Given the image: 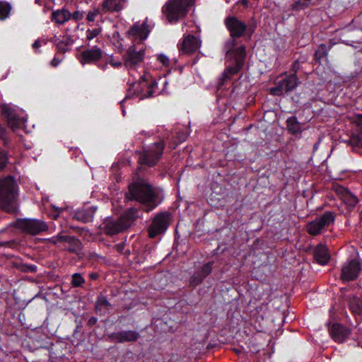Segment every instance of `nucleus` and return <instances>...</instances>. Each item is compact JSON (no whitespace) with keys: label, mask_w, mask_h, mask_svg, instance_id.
Returning a JSON list of instances; mask_svg holds the SVG:
<instances>
[{"label":"nucleus","mask_w":362,"mask_h":362,"mask_svg":"<svg viewBox=\"0 0 362 362\" xmlns=\"http://www.w3.org/2000/svg\"><path fill=\"white\" fill-rule=\"evenodd\" d=\"M239 3L243 5L244 6L247 7L248 6V1L247 0H239Z\"/></svg>","instance_id":"49"},{"label":"nucleus","mask_w":362,"mask_h":362,"mask_svg":"<svg viewBox=\"0 0 362 362\" xmlns=\"http://www.w3.org/2000/svg\"><path fill=\"white\" fill-rule=\"evenodd\" d=\"M157 193L155 188L144 179L136 178L128 187L126 198L130 201H136L142 204L150 206L148 211L156 206Z\"/></svg>","instance_id":"1"},{"label":"nucleus","mask_w":362,"mask_h":362,"mask_svg":"<svg viewBox=\"0 0 362 362\" xmlns=\"http://www.w3.org/2000/svg\"><path fill=\"white\" fill-rule=\"evenodd\" d=\"M100 13H102L101 7L100 8H95L88 11L86 17L87 21L89 22H93L95 19V17Z\"/></svg>","instance_id":"36"},{"label":"nucleus","mask_w":362,"mask_h":362,"mask_svg":"<svg viewBox=\"0 0 362 362\" xmlns=\"http://www.w3.org/2000/svg\"><path fill=\"white\" fill-rule=\"evenodd\" d=\"M103 55V50L97 47L85 49L81 54V63L83 64H95L102 59Z\"/></svg>","instance_id":"18"},{"label":"nucleus","mask_w":362,"mask_h":362,"mask_svg":"<svg viewBox=\"0 0 362 362\" xmlns=\"http://www.w3.org/2000/svg\"><path fill=\"white\" fill-rule=\"evenodd\" d=\"M100 32V29L99 28H94V29H88L86 31V38L88 40H91L94 37H97Z\"/></svg>","instance_id":"38"},{"label":"nucleus","mask_w":362,"mask_h":362,"mask_svg":"<svg viewBox=\"0 0 362 362\" xmlns=\"http://www.w3.org/2000/svg\"><path fill=\"white\" fill-rule=\"evenodd\" d=\"M7 156L4 151L0 152V171H1L6 165L7 163Z\"/></svg>","instance_id":"40"},{"label":"nucleus","mask_w":362,"mask_h":362,"mask_svg":"<svg viewBox=\"0 0 362 362\" xmlns=\"http://www.w3.org/2000/svg\"><path fill=\"white\" fill-rule=\"evenodd\" d=\"M336 218V213L327 211L318 215L306 225L307 232L313 236L318 235L332 226Z\"/></svg>","instance_id":"6"},{"label":"nucleus","mask_w":362,"mask_h":362,"mask_svg":"<svg viewBox=\"0 0 362 362\" xmlns=\"http://www.w3.org/2000/svg\"><path fill=\"white\" fill-rule=\"evenodd\" d=\"M16 226L24 233L33 235L48 230V226L45 221L35 218L18 219Z\"/></svg>","instance_id":"9"},{"label":"nucleus","mask_w":362,"mask_h":362,"mask_svg":"<svg viewBox=\"0 0 362 362\" xmlns=\"http://www.w3.org/2000/svg\"><path fill=\"white\" fill-rule=\"evenodd\" d=\"M2 115L6 119L8 124L12 128H18L20 125V118L13 107L9 105H3L1 107Z\"/></svg>","instance_id":"20"},{"label":"nucleus","mask_w":362,"mask_h":362,"mask_svg":"<svg viewBox=\"0 0 362 362\" xmlns=\"http://www.w3.org/2000/svg\"><path fill=\"white\" fill-rule=\"evenodd\" d=\"M224 23L228 31L230 32V40L227 42L236 40V38L240 37L244 35L246 30L247 25L245 22L239 20L237 17L229 16L225 18ZM237 41H235V44Z\"/></svg>","instance_id":"11"},{"label":"nucleus","mask_w":362,"mask_h":362,"mask_svg":"<svg viewBox=\"0 0 362 362\" xmlns=\"http://www.w3.org/2000/svg\"><path fill=\"white\" fill-rule=\"evenodd\" d=\"M71 17V13L66 9L57 10L52 12V21L57 24H64Z\"/></svg>","instance_id":"29"},{"label":"nucleus","mask_w":362,"mask_h":362,"mask_svg":"<svg viewBox=\"0 0 362 362\" xmlns=\"http://www.w3.org/2000/svg\"><path fill=\"white\" fill-rule=\"evenodd\" d=\"M18 185L11 176L0 179V209L11 213L16 210Z\"/></svg>","instance_id":"4"},{"label":"nucleus","mask_w":362,"mask_h":362,"mask_svg":"<svg viewBox=\"0 0 362 362\" xmlns=\"http://www.w3.org/2000/svg\"><path fill=\"white\" fill-rule=\"evenodd\" d=\"M126 0H104L101 4L103 13L119 11L123 8Z\"/></svg>","instance_id":"22"},{"label":"nucleus","mask_w":362,"mask_h":362,"mask_svg":"<svg viewBox=\"0 0 362 362\" xmlns=\"http://www.w3.org/2000/svg\"><path fill=\"white\" fill-rule=\"evenodd\" d=\"M52 42L56 45L59 52L65 53L69 50V46L74 43V40L70 36H64L62 39L55 36Z\"/></svg>","instance_id":"27"},{"label":"nucleus","mask_w":362,"mask_h":362,"mask_svg":"<svg viewBox=\"0 0 362 362\" xmlns=\"http://www.w3.org/2000/svg\"><path fill=\"white\" fill-rule=\"evenodd\" d=\"M203 279L196 272L190 279L189 284L192 286H197L203 281Z\"/></svg>","instance_id":"37"},{"label":"nucleus","mask_w":362,"mask_h":362,"mask_svg":"<svg viewBox=\"0 0 362 362\" xmlns=\"http://www.w3.org/2000/svg\"><path fill=\"white\" fill-rule=\"evenodd\" d=\"M165 148L163 139L153 143L147 149L139 153L138 162L148 167L154 166L161 158Z\"/></svg>","instance_id":"7"},{"label":"nucleus","mask_w":362,"mask_h":362,"mask_svg":"<svg viewBox=\"0 0 362 362\" xmlns=\"http://www.w3.org/2000/svg\"><path fill=\"white\" fill-rule=\"evenodd\" d=\"M158 61L161 63L163 66L168 67L170 64V61L168 57L163 54H158L157 56Z\"/></svg>","instance_id":"39"},{"label":"nucleus","mask_w":362,"mask_h":362,"mask_svg":"<svg viewBox=\"0 0 362 362\" xmlns=\"http://www.w3.org/2000/svg\"><path fill=\"white\" fill-rule=\"evenodd\" d=\"M192 6L187 0H168L161 11L169 23H175L187 16Z\"/></svg>","instance_id":"5"},{"label":"nucleus","mask_w":362,"mask_h":362,"mask_svg":"<svg viewBox=\"0 0 362 362\" xmlns=\"http://www.w3.org/2000/svg\"><path fill=\"white\" fill-rule=\"evenodd\" d=\"M111 308V303L105 296L100 294L98 296L95 304V309L98 314L105 315L109 313Z\"/></svg>","instance_id":"24"},{"label":"nucleus","mask_w":362,"mask_h":362,"mask_svg":"<svg viewBox=\"0 0 362 362\" xmlns=\"http://www.w3.org/2000/svg\"><path fill=\"white\" fill-rule=\"evenodd\" d=\"M49 241L54 244H57L59 242L67 243L69 245L67 250L71 252L77 253L81 250V242L74 236L59 235L51 238Z\"/></svg>","instance_id":"19"},{"label":"nucleus","mask_w":362,"mask_h":362,"mask_svg":"<svg viewBox=\"0 0 362 362\" xmlns=\"http://www.w3.org/2000/svg\"><path fill=\"white\" fill-rule=\"evenodd\" d=\"M355 125L356 134H352L349 140L346 142L354 147H359L362 144V122H358Z\"/></svg>","instance_id":"25"},{"label":"nucleus","mask_w":362,"mask_h":362,"mask_svg":"<svg viewBox=\"0 0 362 362\" xmlns=\"http://www.w3.org/2000/svg\"><path fill=\"white\" fill-rule=\"evenodd\" d=\"M300 69V63L298 61L294 62L292 64L291 70L293 72V74H296V72Z\"/></svg>","instance_id":"44"},{"label":"nucleus","mask_w":362,"mask_h":362,"mask_svg":"<svg viewBox=\"0 0 362 362\" xmlns=\"http://www.w3.org/2000/svg\"><path fill=\"white\" fill-rule=\"evenodd\" d=\"M106 66H107V64H105V65L102 66L100 68L104 70L106 69Z\"/></svg>","instance_id":"54"},{"label":"nucleus","mask_w":362,"mask_h":362,"mask_svg":"<svg viewBox=\"0 0 362 362\" xmlns=\"http://www.w3.org/2000/svg\"><path fill=\"white\" fill-rule=\"evenodd\" d=\"M349 309L355 315L356 320L358 317L362 319V298L354 296L350 298L349 302Z\"/></svg>","instance_id":"26"},{"label":"nucleus","mask_w":362,"mask_h":362,"mask_svg":"<svg viewBox=\"0 0 362 362\" xmlns=\"http://www.w3.org/2000/svg\"><path fill=\"white\" fill-rule=\"evenodd\" d=\"M41 46V42L39 40H37L34 42V43L33 44V49H38Z\"/></svg>","instance_id":"47"},{"label":"nucleus","mask_w":362,"mask_h":362,"mask_svg":"<svg viewBox=\"0 0 362 362\" xmlns=\"http://www.w3.org/2000/svg\"><path fill=\"white\" fill-rule=\"evenodd\" d=\"M307 6V5L302 2L301 1H297L292 5L293 10H300L303 9Z\"/></svg>","instance_id":"42"},{"label":"nucleus","mask_w":362,"mask_h":362,"mask_svg":"<svg viewBox=\"0 0 362 362\" xmlns=\"http://www.w3.org/2000/svg\"><path fill=\"white\" fill-rule=\"evenodd\" d=\"M201 46L199 39L192 35L183 37L181 44L178 45L180 52L185 54H190L196 52Z\"/></svg>","instance_id":"16"},{"label":"nucleus","mask_w":362,"mask_h":362,"mask_svg":"<svg viewBox=\"0 0 362 362\" xmlns=\"http://www.w3.org/2000/svg\"><path fill=\"white\" fill-rule=\"evenodd\" d=\"M109 63L114 68H119L122 66V62L119 61H116L113 57H110L106 64Z\"/></svg>","instance_id":"41"},{"label":"nucleus","mask_w":362,"mask_h":362,"mask_svg":"<svg viewBox=\"0 0 362 362\" xmlns=\"http://www.w3.org/2000/svg\"><path fill=\"white\" fill-rule=\"evenodd\" d=\"M235 46V40L226 43V57L230 59V64L226 68L219 78L221 86L224 83V81L230 79L232 76L237 74L244 66L246 57L245 47L241 45L234 48Z\"/></svg>","instance_id":"2"},{"label":"nucleus","mask_w":362,"mask_h":362,"mask_svg":"<svg viewBox=\"0 0 362 362\" xmlns=\"http://www.w3.org/2000/svg\"><path fill=\"white\" fill-rule=\"evenodd\" d=\"M11 7L5 1H0V20H5L10 14Z\"/></svg>","instance_id":"33"},{"label":"nucleus","mask_w":362,"mask_h":362,"mask_svg":"<svg viewBox=\"0 0 362 362\" xmlns=\"http://www.w3.org/2000/svg\"><path fill=\"white\" fill-rule=\"evenodd\" d=\"M90 276L93 279H95L97 277V275L95 274H90Z\"/></svg>","instance_id":"52"},{"label":"nucleus","mask_w":362,"mask_h":362,"mask_svg":"<svg viewBox=\"0 0 362 362\" xmlns=\"http://www.w3.org/2000/svg\"><path fill=\"white\" fill-rule=\"evenodd\" d=\"M298 84L297 75L291 74L289 76L279 80L275 87L270 89V93L274 95H281L284 93H288L294 90Z\"/></svg>","instance_id":"12"},{"label":"nucleus","mask_w":362,"mask_h":362,"mask_svg":"<svg viewBox=\"0 0 362 362\" xmlns=\"http://www.w3.org/2000/svg\"><path fill=\"white\" fill-rule=\"evenodd\" d=\"M85 282L84 279L80 274L75 273L72 275L71 284L74 287L81 286Z\"/></svg>","instance_id":"35"},{"label":"nucleus","mask_w":362,"mask_h":362,"mask_svg":"<svg viewBox=\"0 0 362 362\" xmlns=\"http://www.w3.org/2000/svg\"><path fill=\"white\" fill-rule=\"evenodd\" d=\"M139 217L138 209L132 207L126 210L117 220L107 218L103 222V232L113 235L123 232Z\"/></svg>","instance_id":"3"},{"label":"nucleus","mask_w":362,"mask_h":362,"mask_svg":"<svg viewBox=\"0 0 362 362\" xmlns=\"http://www.w3.org/2000/svg\"><path fill=\"white\" fill-rule=\"evenodd\" d=\"M19 271L25 273H35L37 272V266L34 264H28L25 263H16L14 264Z\"/></svg>","instance_id":"32"},{"label":"nucleus","mask_w":362,"mask_h":362,"mask_svg":"<svg viewBox=\"0 0 362 362\" xmlns=\"http://www.w3.org/2000/svg\"><path fill=\"white\" fill-rule=\"evenodd\" d=\"M212 271V263L208 262L204 264L197 272L204 279Z\"/></svg>","instance_id":"34"},{"label":"nucleus","mask_w":362,"mask_h":362,"mask_svg":"<svg viewBox=\"0 0 362 362\" xmlns=\"http://www.w3.org/2000/svg\"><path fill=\"white\" fill-rule=\"evenodd\" d=\"M145 46L141 42H134L124 55V65L126 68L134 70L144 60Z\"/></svg>","instance_id":"8"},{"label":"nucleus","mask_w":362,"mask_h":362,"mask_svg":"<svg viewBox=\"0 0 362 362\" xmlns=\"http://www.w3.org/2000/svg\"><path fill=\"white\" fill-rule=\"evenodd\" d=\"M333 191L338 196L339 199L345 204L349 211H352L358 203V197L348 189L339 185H334L332 187Z\"/></svg>","instance_id":"14"},{"label":"nucleus","mask_w":362,"mask_h":362,"mask_svg":"<svg viewBox=\"0 0 362 362\" xmlns=\"http://www.w3.org/2000/svg\"><path fill=\"white\" fill-rule=\"evenodd\" d=\"M5 129L0 124V138H4Z\"/></svg>","instance_id":"48"},{"label":"nucleus","mask_w":362,"mask_h":362,"mask_svg":"<svg viewBox=\"0 0 362 362\" xmlns=\"http://www.w3.org/2000/svg\"><path fill=\"white\" fill-rule=\"evenodd\" d=\"M361 270V264L358 259L348 260L341 269L340 279L343 281H354L358 276Z\"/></svg>","instance_id":"13"},{"label":"nucleus","mask_w":362,"mask_h":362,"mask_svg":"<svg viewBox=\"0 0 362 362\" xmlns=\"http://www.w3.org/2000/svg\"><path fill=\"white\" fill-rule=\"evenodd\" d=\"M170 214L167 212L158 214L148 228V236L151 238L164 233L170 224Z\"/></svg>","instance_id":"10"},{"label":"nucleus","mask_w":362,"mask_h":362,"mask_svg":"<svg viewBox=\"0 0 362 362\" xmlns=\"http://www.w3.org/2000/svg\"><path fill=\"white\" fill-rule=\"evenodd\" d=\"M332 47V45H329L327 48L326 45L321 44L317 49L315 52V59L320 62L321 59L324 57H327L328 54V50L330 49Z\"/></svg>","instance_id":"31"},{"label":"nucleus","mask_w":362,"mask_h":362,"mask_svg":"<svg viewBox=\"0 0 362 362\" xmlns=\"http://www.w3.org/2000/svg\"><path fill=\"white\" fill-rule=\"evenodd\" d=\"M330 336L337 342H343L350 334V329L341 324H333L329 329Z\"/></svg>","instance_id":"21"},{"label":"nucleus","mask_w":362,"mask_h":362,"mask_svg":"<svg viewBox=\"0 0 362 362\" xmlns=\"http://www.w3.org/2000/svg\"><path fill=\"white\" fill-rule=\"evenodd\" d=\"M150 33V29L146 22L142 23H136L128 30L127 34L129 37H132L134 42L139 40L143 41L146 40Z\"/></svg>","instance_id":"15"},{"label":"nucleus","mask_w":362,"mask_h":362,"mask_svg":"<svg viewBox=\"0 0 362 362\" xmlns=\"http://www.w3.org/2000/svg\"><path fill=\"white\" fill-rule=\"evenodd\" d=\"M139 332L134 330L121 331L112 333L108 338L116 343L135 342L139 338Z\"/></svg>","instance_id":"17"},{"label":"nucleus","mask_w":362,"mask_h":362,"mask_svg":"<svg viewBox=\"0 0 362 362\" xmlns=\"http://www.w3.org/2000/svg\"><path fill=\"white\" fill-rule=\"evenodd\" d=\"M59 215V211H54L52 214V217L54 218V219H57L58 218Z\"/></svg>","instance_id":"51"},{"label":"nucleus","mask_w":362,"mask_h":362,"mask_svg":"<svg viewBox=\"0 0 362 362\" xmlns=\"http://www.w3.org/2000/svg\"><path fill=\"white\" fill-rule=\"evenodd\" d=\"M95 214V210L93 208H88L86 209L78 211L76 213V218L84 223L90 222L93 220Z\"/></svg>","instance_id":"30"},{"label":"nucleus","mask_w":362,"mask_h":362,"mask_svg":"<svg viewBox=\"0 0 362 362\" xmlns=\"http://www.w3.org/2000/svg\"><path fill=\"white\" fill-rule=\"evenodd\" d=\"M188 135L185 132H179L177 133V138L179 139L180 142L184 141L187 139Z\"/></svg>","instance_id":"45"},{"label":"nucleus","mask_w":362,"mask_h":362,"mask_svg":"<svg viewBox=\"0 0 362 362\" xmlns=\"http://www.w3.org/2000/svg\"><path fill=\"white\" fill-rule=\"evenodd\" d=\"M189 3L194 5L195 0H187Z\"/></svg>","instance_id":"53"},{"label":"nucleus","mask_w":362,"mask_h":362,"mask_svg":"<svg viewBox=\"0 0 362 362\" xmlns=\"http://www.w3.org/2000/svg\"><path fill=\"white\" fill-rule=\"evenodd\" d=\"M314 258L317 263L322 265L327 264L330 259V255L327 246L318 245L314 250Z\"/></svg>","instance_id":"23"},{"label":"nucleus","mask_w":362,"mask_h":362,"mask_svg":"<svg viewBox=\"0 0 362 362\" xmlns=\"http://www.w3.org/2000/svg\"><path fill=\"white\" fill-rule=\"evenodd\" d=\"M71 17L75 21H79L81 20L83 18V13L79 11H76L74 12V13L71 15Z\"/></svg>","instance_id":"43"},{"label":"nucleus","mask_w":362,"mask_h":362,"mask_svg":"<svg viewBox=\"0 0 362 362\" xmlns=\"http://www.w3.org/2000/svg\"><path fill=\"white\" fill-rule=\"evenodd\" d=\"M61 60L57 59V58H54L52 61H51V65L54 67H56L59 63H60Z\"/></svg>","instance_id":"46"},{"label":"nucleus","mask_w":362,"mask_h":362,"mask_svg":"<svg viewBox=\"0 0 362 362\" xmlns=\"http://www.w3.org/2000/svg\"><path fill=\"white\" fill-rule=\"evenodd\" d=\"M288 132L293 135L300 134L303 131V124L300 123L296 117H290L286 119Z\"/></svg>","instance_id":"28"},{"label":"nucleus","mask_w":362,"mask_h":362,"mask_svg":"<svg viewBox=\"0 0 362 362\" xmlns=\"http://www.w3.org/2000/svg\"><path fill=\"white\" fill-rule=\"evenodd\" d=\"M97 322V320L96 318L95 317H91L89 320H88V324L89 325H94Z\"/></svg>","instance_id":"50"}]
</instances>
